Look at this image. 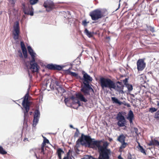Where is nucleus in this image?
I'll return each mask as SVG.
<instances>
[{"label": "nucleus", "mask_w": 159, "mask_h": 159, "mask_svg": "<svg viewBox=\"0 0 159 159\" xmlns=\"http://www.w3.org/2000/svg\"><path fill=\"white\" fill-rule=\"evenodd\" d=\"M102 141V140H94V139H92L90 136L82 134L81 137L76 142V146L78 147L80 144L93 148L96 147L98 149L99 155L103 159H109L111 152L110 149L107 148L108 144L106 142L102 146L101 144Z\"/></svg>", "instance_id": "nucleus-1"}, {"label": "nucleus", "mask_w": 159, "mask_h": 159, "mask_svg": "<svg viewBox=\"0 0 159 159\" xmlns=\"http://www.w3.org/2000/svg\"><path fill=\"white\" fill-rule=\"evenodd\" d=\"M82 74L83 77L80 79L83 81V85H81L80 91L84 96L90 95V92H94V90L91 87L92 85L90 84L93 80V78L84 71H82Z\"/></svg>", "instance_id": "nucleus-2"}, {"label": "nucleus", "mask_w": 159, "mask_h": 159, "mask_svg": "<svg viewBox=\"0 0 159 159\" xmlns=\"http://www.w3.org/2000/svg\"><path fill=\"white\" fill-rule=\"evenodd\" d=\"M30 90V84L29 85L28 92L23 98L22 103V109L24 112L25 122L27 120L28 116V112L30 108V101L28 99L29 91Z\"/></svg>", "instance_id": "nucleus-3"}, {"label": "nucleus", "mask_w": 159, "mask_h": 159, "mask_svg": "<svg viewBox=\"0 0 159 159\" xmlns=\"http://www.w3.org/2000/svg\"><path fill=\"white\" fill-rule=\"evenodd\" d=\"M20 46L23 53L24 59V68L28 71L29 76L30 77V58H27V53L26 48L25 46L24 43L23 41L20 42Z\"/></svg>", "instance_id": "nucleus-4"}, {"label": "nucleus", "mask_w": 159, "mask_h": 159, "mask_svg": "<svg viewBox=\"0 0 159 159\" xmlns=\"http://www.w3.org/2000/svg\"><path fill=\"white\" fill-rule=\"evenodd\" d=\"M99 81L102 89L104 88H108L110 90L114 88V82L111 79L103 77L100 78Z\"/></svg>", "instance_id": "nucleus-5"}, {"label": "nucleus", "mask_w": 159, "mask_h": 159, "mask_svg": "<svg viewBox=\"0 0 159 159\" xmlns=\"http://www.w3.org/2000/svg\"><path fill=\"white\" fill-rule=\"evenodd\" d=\"M93 20H96L102 18L104 16L101 11L99 9H96L90 12L89 14Z\"/></svg>", "instance_id": "nucleus-6"}, {"label": "nucleus", "mask_w": 159, "mask_h": 159, "mask_svg": "<svg viewBox=\"0 0 159 159\" xmlns=\"http://www.w3.org/2000/svg\"><path fill=\"white\" fill-rule=\"evenodd\" d=\"M116 119L118 120L117 123V125L120 127L125 126L126 125V120L125 116L123 115L121 112L118 113L116 117Z\"/></svg>", "instance_id": "nucleus-7"}, {"label": "nucleus", "mask_w": 159, "mask_h": 159, "mask_svg": "<svg viewBox=\"0 0 159 159\" xmlns=\"http://www.w3.org/2000/svg\"><path fill=\"white\" fill-rule=\"evenodd\" d=\"M38 106H37L34 112V119L33 121L32 126L33 129H35L36 126L38 123L39 120L40 116V112L38 107Z\"/></svg>", "instance_id": "nucleus-8"}, {"label": "nucleus", "mask_w": 159, "mask_h": 159, "mask_svg": "<svg viewBox=\"0 0 159 159\" xmlns=\"http://www.w3.org/2000/svg\"><path fill=\"white\" fill-rule=\"evenodd\" d=\"M115 88H112L115 90L119 93L123 94L124 93L123 90L124 89V85L122 82L119 81L116 82V83H114Z\"/></svg>", "instance_id": "nucleus-9"}, {"label": "nucleus", "mask_w": 159, "mask_h": 159, "mask_svg": "<svg viewBox=\"0 0 159 159\" xmlns=\"http://www.w3.org/2000/svg\"><path fill=\"white\" fill-rule=\"evenodd\" d=\"M64 67V66L52 63L48 64L46 66V67L49 70L59 71L61 70Z\"/></svg>", "instance_id": "nucleus-10"}, {"label": "nucleus", "mask_w": 159, "mask_h": 159, "mask_svg": "<svg viewBox=\"0 0 159 159\" xmlns=\"http://www.w3.org/2000/svg\"><path fill=\"white\" fill-rule=\"evenodd\" d=\"M75 95L77 98H75L73 101L72 104H74L77 103V101H79V99L80 101L86 102H87L88 100L84 96V95L82 93L79 92L75 94Z\"/></svg>", "instance_id": "nucleus-11"}, {"label": "nucleus", "mask_w": 159, "mask_h": 159, "mask_svg": "<svg viewBox=\"0 0 159 159\" xmlns=\"http://www.w3.org/2000/svg\"><path fill=\"white\" fill-rule=\"evenodd\" d=\"M43 6L46 8V11H49L54 8V3L51 0H47L44 2Z\"/></svg>", "instance_id": "nucleus-12"}, {"label": "nucleus", "mask_w": 159, "mask_h": 159, "mask_svg": "<svg viewBox=\"0 0 159 159\" xmlns=\"http://www.w3.org/2000/svg\"><path fill=\"white\" fill-rule=\"evenodd\" d=\"M15 32L13 33V38L15 40L19 39L20 34L19 24L18 22H16L15 25L14 27Z\"/></svg>", "instance_id": "nucleus-13"}, {"label": "nucleus", "mask_w": 159, "mask_h": 159, "mask_svg": "<svg viewBox=\"0 0 159 159\" xmlns=\"http://www.w3.org/2000/svg\"><path fill=\"white\" fill-rule=\"evenodd\" d=\"M138 70L141 71L143 70L146 66V63L143 59H139L137 62Z\"/></svg>", "instance_id": "nucleus-14"}, {"label": "nucleus", "mask_w": 159, "mask_h": 159, "mask_svg": "<svg viewBox=\"0 0 159 159\" xmlns=\"http://www.w3.org/2000/svg\"><path fill=\"white\" fill-rule=\"evenodd\" d=\"M30 70L33 72L39 73L40 67L38 63L35 62L30 63Z\"/></svg>", "instance_id": "nucleus-15"}, {"label": "nucleus", "mask_w": 159, "mask_h": 159, "mask_svg": "<svg viewBox=\"0 0 159 159\" xmlns=\"http://www.w3.org/2000/svg\"><path fill=\"white\" fill-rule=\"evenodd\" d=\"M70 68L67 70H65L64 71L65 73L67 75H71L72 76L74 77L77 79H81V77L78 74L75 72H72L70 71Z\"/></svg>", "instance_id": "nucleus-16"}, {"label": "nucleus", "mask_w": 159, "mask_h": 159, "mask_svg": "<svg viewBox=\"0 0 159 159\" xmlns=\"http://www.w3.org/2000/svg\"><path fill=\"white\" fill-rule=\"evenodd\" d=\"M37 56L36 53L30 47V63H33L35 61V57Z\"/></svg>", "instance_id": "nucleus-17"}, {"label": "nucleus", "mask_w": 159, "mask_h": 159, "mask_svg": "<svg viewBox=\"0 0 159 159\" xmlns=\"http://www.w3.org/2000/svg\"><path fill=\"white\" fill-rule=\"evenodd\" d=\"M23 11L25 14L30 15V8L29 7H27L24 4H22Z\"/></svg>", "instance_id": "nucleus-18"}, {"label": "nucleus", "mask_w": 159, "mask_h": 159, "mask_svg": "<svg viewBox=\"0 0 159 159\" xmlns=\"http://www.w3.org/2000/svg\"><path fill=\"white\" fill-rule=\"evenodd\" d=\"M111 101L113 103L118 104L119 105H121L123 103L122 102L120 101L118 98L115 97H112L111 98Z\"/></svg>", "instance_id": "nucleus-19"}, {"label": "nucleus", "mask_w": 159, "mask_h": 159, "mask_svg": "<svg viewBox=\"0 0 159 159\" xmlns=\"http://www.w3.org/2000/svg\"><path fill=\"white\" fill-rule=\"evenodd\" d=\"M126 137L125 135L122 134L119 136L117 139V140L120 143H122L125 142V139Z\"/></svg>", "instance_id": "nucleus-20"}, {"label": "nucleus", "mask_w": 159, "mask_h": 159, "mask_svg": "<svg viewBox=\"0 0 159 159\" xmlns=\"http://www.w3.org/2000/svg\"><path fill=\"white\" fill-rule=\"evenodd\" d=\"M84 33L87 35L89 38H91L93 36V32L89 31L87 28H85L84 32Z\"/></svg>", "instance_id": "nucleus-21"}, {"label": "nucleus", "mask_w": 159, "mask_h": 159, "mask_svg": "<svg viewBox=\"0 0 159 159\" xmlns=\"http://www.w3.org/2000/svg\"><path fill=\"white\" fill-rule=\"evenodd\" d=\"M58 157L59 159H61V153H64V151L60 148H58L57 151Z\"/></svg>", "instance_id": "nucleus-22"}, {"label": "nucleus", "mask_w": 159, "mask_h": 159, "mask_svg": "<svg viewBox=\"0 0 159 159\" xmlns=\"http://www.w3.org/2000/svg\"><path fill=\"white\" fill-rule=\"evenodd\" d=\"M134 114L133 111L130 110L129 111V113L128 114V116L127 117V119H134Z\"/></svg>", "instance_id": "nucleus-23"}, {"label": "nucleus", "mask_w": 159, "mask_h": 159, "mask_svg": "<svg viewBox=\"0 0 159 159\" xmlns=\"http://www.w3.org/2000/svg\"><path fill=\"white\" fill-rule=\"evenodd\" d=\"M85 158V159H103L99 155L97 158L94 157L91 155H86Z\"/></svg>", "instance_id": "nucleus-24"}, {"label": "nucleus", "mask_w": 159, "mask_h": 159, "mask_svg": "<svg viewBox=\"0 0 159 159\" xmlns=\"http://www.w3.org/2000/svg\"><path fill=\"white\" fill-rule=\"evenodd\" d=\"M138 146H139L138 149L142 153H143L145 155H146L147 153L146 152L145 150L143 148V147L142 146H141V145H140L139 143Z\"/></svg>", "instance_id": "nucleus-25"}, {"label": "nucleus", "mask_w": 159, "mask_h": 159, "mask_svg": "<svg viewBox=\"0 0 159 159\" xmlns=\"http://www.w3.org/2000/svg\"><path fill=\"white\" fill-rule=\"evenodd\" d=\"M70 101V98H66L64 100V102L66 105L68 107L71 106V104L69 102Z\"/></svg>", "instance_id": "nucleus-26"}, {"label": "nucleus", "mask_w": 159, "mask_h": 159, "mask_svg": "<svg viewBox=\"0 0 159 159\" xmlns=\"http://www.w3.org/2000/svg\"><path fill=\"white\" fill-rule=\"evenodd\" d=\"M126 87L128 89V90L129 91H130L133 90V86L131 84H128L125 85Z\"/></svg>", "instance_id": "nucleus-27"}, {"label": "nucleus", "mask_w": 159, "mask_h": 159, "mask_svg": "<svg viewBox=\"0 0 159 159\" xmlns=\"http://www.w3.org/2000/svg\"><path fill=\"white\" fill-rule=\"evenodd\" d=\"M0 153L2 155H4L7 154V152L3 149L2 146H0Z\"/></svg>", "instance_id": "nucleus-28"}, {"label": "nucleus", "mask_w": 159, "mask_h": 159, "mask_svg": "<svg viewBox=\"0 0 159 159\" xmlns=\"http://www.w3.org/2000/svg\"><path fill=\"white\" fill-rule=\"evenodd\" d=\"M75 129H76V131L74 134V137L75 138H77L79 136V135L80 134V132L78 129L76 128H75Z\"/></svg>", "instance_id": "nucleus-29"}, {"label": "nucleus", "mask_w": 159, "mask_h": 159, "mask_svg": "<svg viewBox=\"0 0 159 159\" xmlns=\"http://www.w3.org/2000/svg\"><path fill=\"white\" fill-rule=\"evenodd\" d=\"M146 27L152 32H153L155 31L154 27L150 25H146Z\"/></svg>", "instance_id": "nucleus-30"}, {"label": "nucleus", "mask_w": 159, "mask_h": 159, "mask_svg": "<svg viewBox=\"0 0 159 159\" xmlns=\"http://www.w3.org/2000/svg\"><path fill=\"white\" fill-rule=\"evenodd\" d=\"M157 110V109L155 107H152L149 108V111L151 113H153L154 112L156 111Z\"/></svg>", "instance_id": "nucleus-31"}, {"label": "nucleus", "mask_w": 159, "mask_h": 159, "mask_svg": "<svg viewBox=\"0 0 159 159\" xmlns=\"http://www.w3.org/2000/svg\"><path fill=\"white\" fill-rule=\"evenodd\" d=\"M154 117L155 118L159 120V110L155 113Z\"/></svg>", "instance_id": "nucleus-32"}, {"label": "nucleus", "mask_w": 159, "mask_h": 159, "mask_svg": "<svg viewBox=\"0 0 159 159\" xmlns=\"http://www.w3.org/2000/svg\"><path fill=\"white\" fill-rule=\"evenodd\" d=\"M89 23V21H87L86 20H84L82 21V24L84 26L86 27L87 26V24Z\"/></svg>", "instance_id": "nucleus-33"}, {"label": "nucleus", "mask_w": 159, "mask_h": 159, "mask_svg": "<svg viewBox=\"0 0 159 159\" xmlns=\"http://www.w3.org/2000/svg\"><path fill=\"white\" fill-rule=\"evenodd\" d=\"M122 143L120 147V150L121 149L125 148L126 146L127 143L125 142L121 143Z\"/></svg>", "instance_id": "nucleus-34"}, {"label": "nucleus", "mask_w": 159, "mask_h": 159, "mask_svg": "<svg viewBox=\"0 0 159 159\" xmlns=\"http://www.w3.org/2000/svg\"><path fill=\"white\" fill-rule=\"evenodd\" d=\"M59 89L60 91H61L62 93H64L66 92L65 90L62 87L61 85L59 86Z\"/></svg>", "instance_id": "nucleus-35"}, {"label": "nucleus", "mask_w": 159, "mask_h": 159, "mask_svg": "<svg viewBox=\"0 0 159 159\" xmlns=\"http://www.w3.org/2000/svg\"><path fill=\"white\" fill-rule=\"evenodd\" d=\"M39 0H30V5H33L36 4Z\"/></svg>", "instance_id": "nucleus-36"}, {"label": "nucleus", "mask_w": 159, "mask_h": 159, "mask_svg": "<svg viewBox=\"0 0 159 159\" xmlns=\"http://www.w3.org/2000/svg\"><path fill=\"white\" fill-rule=\"evenodd\" d=\"M77 102V104H78V106L76 107H72L73 108L77 109L79 107L82 106V105L81 104V103L79 100V101H78Z\"/></svg>", "instance_id": "nucleus-37"}, {"label": "nucleus", "mask_w": 159, "mask_h": 159, "mask_svg": "<svg viewBox=\"0 0 159 159\" xmlns=\"http://www.w3.org/2000/svg\"><path fill=\"white\" fill-rule=\"evenodd\" d=\"M128 78H125L124 80H123V83H124V85H125L128 84Z\"/></svg>", "instance_id": "nucleus-38"}, {"label": "nucleus", "mask_w": 159, "mask_h": 159, "mask_svg": "<svg viewBox=\"0 0 159 159\" xmlns=\"http://www.w3.org/2000/svg\"><path fill=\"white\" fill-rule=\"evenodd\" d=\"M153 142L154 145H156L157 146H159V142L157 140L155 139H154Z\"/></svg>", "instance_id": "nucleus-39"}, {"label": "nucleus", "mask_w": 159, "mask_h": 159, "mask_svg": "<svg viewBox=\"0 0 159 159\" xmlns=\"http://www.w3.org/2000/svg\"><path fill=\"white\" fill-rule=\"evenodd\" d=\"M134 131L135 132V133H136V135H138L140 133H138V129L137 128L134 127Z\"/></svg>", "instance_id": "nucleus-40"}, {"label": "nucleus", "mask_w": 159, "mask_h": 159, "mask_svg": "<svg viewBox=\"0 0 159 159\" xmlns=\"http://www.w3.org/2000/svg\"><path fill=\"white\" fill-rule=\"evenodd\" d=\"M17 0H9V1L13 5H14Z\"/></svg>", "instance_id": "nucleus-41"}, {"label": "nucleus", "mask_w": 159, "mask_h": 159, "mask_svg": "<svg viewBox=\"0 0 159 159\" xmlns=\"http://www.w3.org/2000/svg\"><path fill=\"white\" fill-rule=\"evenodd\" d=\"M49 80L45 79L44 80V85L47 86L48 84V83H49Z\"/></svg>", "instance_id": "nucleus-42"}, {"label": "nucleus", "mask_w": 159, "mask_h": 159, "mask_svg": "<svg viewBox=\"0 0 159 159\" xmlns=\"http://www.w3.org/2000/svg\"><path fill=\"white\" fill-rule=\"evenodd\" d=\"M34 15V10L32 7H30V16H33Z\"/></svg>", "instance_id": "nucleus-43"}, {"label": "nucleus", "mask_w": 159, "mask_h": 159, "mask_svg": "<svg viewBox=\"0 0 159 159\" xmlns=\"http://www.w3.org/2000/svg\"><path fill=\"white\" fill-rule=\"evenodd\" d=\"M18 52L19 54V56L20 58H22L23 57L22 53L20 50H18Z\"/></svg>", "instance_id": "nucleus-44"}, {"label": "nucleus", "mask_w": 159, "mask_h": 159, "mask_svg": "<svg viewBox=\"0 0 159 159\" xmlns=\"http://www.w3.org/2000/svg\"><path fill=\"white\" fill-rule=\"evenodd\" d=\"M43 142L44 143H49V140L46 138H44V139H43Z\"/></svg>", "instance_id": "nucleus-45"}, {"label": "nucleus", "mask_w": 159, "mask_h": 159, "mask_svg": "<svg viewBox=\"0 0 159 159\" xmlns=\"http://www.w3.org/2000/svg\"><path fill=\"white\" fill-rule=\"evenodd\" d=\"M127 159H132V155L129 152L127 156Z\"/></svg>", "instance_id": "nucleus-46"}, {"label": "nucleus", "mask_w": 159, "mask_h": 159, "mask_svg": "<svg viewBox=\"0 0 159 159\" xmlns=\"http://www.w3.org/2000/svg\"><path fill=\"white\" fill-rule=\"evenodd\" d=\"M41 153H42L43 155L45 154L44 148L41 147Z\"/></svg>", "instance_id": "nucleus-47"}, {"label": "nucleus", "mask_w": 159, "mask_h": 159, "mask_svg": "<svg viewBox=\"0 0 159 159\" xmlns=\"http://www.w3.org/2000/svg\"><path fill=\"white\" fill-rule=\"evenodd\" d=\"M55 84L57 86H59H59H60L61 85H60V82L58 81H56L55 83Z\"/></svg>", "instance_id": "nucleus-48"}, {"label": "nucleus", "mask_w": 159, "mask_h": 159, "mask_svg": "<svg viewBox=\"0 0 159 159\" xmlns=\"http://www.w3.org/2000/svg\"><path fill=\"white\" fill-rule=\"evenodd\" d=\"M148 145L149 146L154 145V142L153 141H151L150 143H149Z\"/></svg>", "instance_id": "nucleus-49"}, {"label": "nucleus", "mask_w": 159, "mask_h": 159, "mask_svg": "<svg viewBox=\"0 0 159 159\" xmlns=\"http://www.w3.org/2000/svg\"><path fill=\"white\" fill-rule=\"evenodd\" d=\"M66 14H67L68 15H69V16H68L67 18H70V16L71 15L70 12L68 11H67V13H66Z\"/></svg>", "instance_id": "nucleus-50"}, {"label": "nucleus", "mask_w": 159, "mask_h": 159, "mask_svg": "<svg viewBox=\"0 0 159 159\" xmlns=\"http://www.w3.org/2000/svg\"><path fill=\"white\" fill-rule=\"evenodd\" d=\"M130 95H131V97H130L131 99L132 100H134V99H133V98L135 97L134 95L133 94H130Z\"/></svg>", "instance_id": "nucleus-51"}, {"label": "nucleus", "mask_w": 159, "mask_h": 159, "mask_svg": "<svg viewBox=\"0 0 159 159\" xmlns=\"http://www.w3.org/2000/svg\"><path fill=\"white\" fill-rule=\"evenodd\" d=\"M46 143H44V142H43V143L41 144V147L44 148L45 145H46Z\"/></svg>", "instance_id": "nucleus-52"}, {"label": "nucleus", "mask_w": 159, "mask_h": 159, "mask_svg": "<svg viewBox=\"0 0 159 159\" xmlns=\"http://www.w3.org/2000/svg\"><path fill=\"white\" fill-rule=\"evenodd\" d=\"M76 98L73 96H72L70 98V100L71 99L72 101H73Z\"/></svg>", "instance_id": "nucleus-53"}, {"label": "nucleus", "mask_w": 159, "mask_h": 159, "mask_svg": "<svg viewBox=\"0 0 159 159\" xmlns=\"http://www.w3.org/2000/svg\"><path fill=\"white\" fill-rule=\"evenodd\" d=\"M133 119H128V120H129L130 123V124H131V123H133Z\"/></svg>", "instance_id": "nucleus-54"}, {"label": "nucleus", "mask_w": 159, "mask_h": 159, "mask_svg": "<svg viewBox=\"0 0 159 159\" xmlns=\"http://www.w3.org/2000/svg\"><path fill=\"white\" fill-rule=\"evenodd\" d=\"M50 88L51 89H52V90H53L54 89V87L53 85L52 86L51 84H50Z\"/></svg>", "instance_id": "nucleus-55"}, {"label": "nucleus", "mask_w": 159, "mask_h": 159, "mask_svg": "<svg viewBox=\"0 0 159 159\" xmlns=\"http://www.w3.org/2000/svg\"><path fill=\"white\" fill-rule=\"evenodd\" d=\"M118 159H124L121 156V155H120L118 157Z\"/></svg>", "instance_id": "nucleus-56"}, {"label": "nucleus", "mask_w": 159, "mask_h": 159, "mask_svg": "<svg viewBox=\"0 0 159 159\" xmlns=\"http://www.w3.org/2000/svg\"><path fill=\"white\" fill-rule=\"evenodd\" d=\"M106 39H108L109 40V41L111 39L110 37V36L107 37L106 38Z\"/></svg>", "instance_id": "nucleus-57"}, {"label": "nucleus", "mask_w": 159, "mask_h": 159, "mask_svg": "<svg viewBox=\"0 0 159 159\" xmlns=\"http://www.w3.org/2000/svg\"><path fill=\"white\" fill-rule=\"evenodd\" d=\"M27 49L28 52L30 53V46H29L27 47Z\"/></svg>", "instance_id": "nucleus-58"}, {"label": "nucleus", "mask_w": 159, "mask_h": 159, "mask_svg": "<svg viewBox=\"0 0 159 159\" xmlns=\"http://www.w3.org/2000/svg\"><path fill=\"white\" fill-rule=\"evenodd\" d=\"M70 128H73V129H75V128H74L73 127V126L72 125H70Z\"/></svg>", "instance_id": "nucleus-59"}, {"label": "nucleus", "mask_w": 159, "mask_h": 159, "mask_svg": "<svg viewBox=\"0 0 159 159\" xmlns=\"http://www.w3.org/2000/svg\"><path fill=\"white\" fill-rule=\"evenodd\" d=\"M56 89L58 91V92H60V89H59V87L58 88L56 87Z\"/></svg>", "instance_id": "nucleus-60"}, {"label": "nucleus", "mask_w": 159, "mask_h": 159, "mask_svg": "<svg viewBox=\"0 0 159 159\" xmlns=\"http://www.w3.org/2000/svg\"><path fill=\"white\" fill-rule=\"evenodd\" d=\"M24 126L25 127H27L28 126V125H27V122H26L25 124L24 123Z\"/></svg>", "instance_id": "nucleus-61"}, {"label": "nucleus", "mask_w": 159, "mask_h": 159, "mask_svg": "<svg viewBox=\"0 0 159 159\" xmlns=\"http://www.w3.org/2000/svg\"><path fill=\"white\" fill-rule=\"evenodd\" d=\"M126 106H127L128 107H130V105L129 104L127 103Z\"/></svg>", "instance_id": "nucleus-62"}, {"label": "nucleus", "mask_w": 159, "mask_h": 159, "mask_svg": "<svg viewBox=\"0 0 159 159\" xmlns=\"http://www.w3.org/2000/svg\"><path fill=\"white\" fill-rule=\"evenodd\" d=\"M26 140L28 141V139H27V138H25L24 139V141H25V142L26 141Z\"/></svg>", "instance_id": "nucleus-63"}, {"label": "nucleus", "mask_w": 159, "mask_h": 159, "mask_svg": "<svg viewBox=\"0 0 159 159\" xmlns=\"http://www.w3.org/2000/svg\"><path fill=\"white\" fill-rule=\"evenodd\" d=\"M157 105L159 107V101H157Z\"/></svg>", "instance_id": "nucleus-64"}]
</instances>
